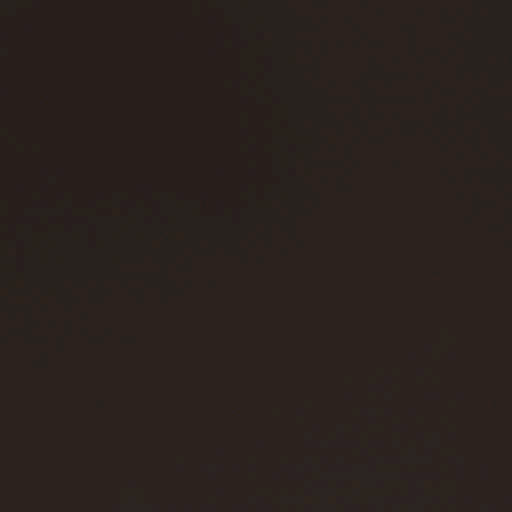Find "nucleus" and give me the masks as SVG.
<instances>
[{
	"label": "nucleus",
	"instance_id": "obj_1",
	"mask_svg": "<svg viewBox=\"0 0 512 512\" xmlns=\"http://www.w3.org/2000/svg\"><path fill=\"white\" fill-rule=\"evenodd\" d=\"M363 1L366 2V3L368 2V0H363Z\"/></svg>",
	"mask_w": 512,
	"mask_h": 512
}]
</instances>
